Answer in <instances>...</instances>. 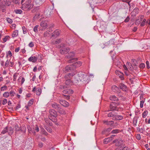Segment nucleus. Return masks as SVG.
Segmentation results:
<instances>
[{"instance_id":"8fccbe9b","label":"nucleus","mask_w":150,"mask_h":150,"mask_svg":"<svg viewBox=\"0 0 150 150\" xmlns=\"http://www.w3.org/2000/svg\"><path fill=\"white\" fill-rule=\"evenodd\" d=\"M61 41V39H57L54 42V44H59Z\"/></svg>"},{"instance_id":"39448f33","label":"nucleus","mask_w":150,"mask_h":150,"mask_svg":"<svg viewBox=\"0 0 150 150\" xmlns=\"http://www.w3.org/2000/svg\"><path fill=\"white\" fill-rule=\"evenodd\" d=\"M42 90L41 88L40 87L36 88L35 87L33 88L32 91L35 93L38 96H40L42 93Z\"/></svg>"},{"instance_id":"4be33fe9","label":"nucleus","mask_w":150,"mask_h":150,"mask_svg":"<svg viewBox=\"0 0 150 150\" xmlns=\"http://www.w3.org/2000/svg\"><path fill=\"white\" fill-rule=\"evenodd\" d=\"M15 133H17L18 131H23L21 129V127H19L17 125H15Z\"/></svg>"},{"instance_id":"423d86ee","label":"nucleus","mask_w":150,"mask_h":150,"mask_svg":"<svg viewBox=\"0 0 150 150\" xmlns=\"http://www.w3.org/2000/svg\"><path fill=\"white\" fill-rule=\"evenodd\" d=\"M47 18L50 17L53 14L52 11L50 8L47 9L44 12Z\"/></svg>"},{"instance_id":"603ef678","label":"nucleus","mask_w":150,"mask_h":150,"mask_svg":"<svg viewBox=\"0 0 150 150\" xmlns=\"http://www.w3.org/2000/svg\"><path fill=\"white\" fill-rule=\"evenodd\" d=\"M42 134L45 135H48L47 133L44 129L42 130Z\"/></svg>"},{"instance_id":"58836bf2","label":"nucleus","mask_w":150,"mask_h":150,"mask_svg":"<svg viewBox=\"0 0 150 150\" xmlns=\"http://www.w3.org/2000/svg\"><path fill=\"white\" fill-rule=\"evenodd\" d=\"M33 99L30 100L28 103V106H30L31 105L33 104Z\"/></svg>"},{"instance_id":"a19ab883","label":"nucleus","mask_w":150,"mask_h":150,"mask_svg":"<svg viewBox=\"0 0 150 150\" xmlns=\"http://www.w3.org/2000/svg\"><path fill=\"white\" fill-rule=\"evenodd\" d=\"M6 20L7 22L9 23H11L13 22L12 20L8 18H6Z\"/></svg>"},{"instance_id":"338daca9","label":"nucleus","mask_w":150,"mask_h":150,"mask_svg":"<svg viewBox=\"0 0 150 150\" xmlns=\"http://www.w3.org/2000/svg\"><path fill=\"white\" fill-rule=\"evenodd\" d=\"M46 129L50 132H52V130L50 127H47L46 128Z\"/></svg>"},{"instance_id":"4c0bfd02","label":"nucleus","mask_w":150,"mask_h":150,"mask_svg":"<svg viewBox=\"0 0 150 150\" xmlns=\"http://www.w3.org/2000/svg\"><path fill=\"white\" fill-rule=\"evenodd\" d=\"M18 74H17L16 73H15L14 74L13 76V81H16V79L17 78V77Z\"/></svg>"},{"instance_id":"a878e982","label":"nucleus","mask_w":150,"mask_h":150,"mask_svg":"<svg viewBox=\"0 0 150 150\" xmlns=\"http://www.w3.org/2000/svg\"><path fill=\"white\" fill-rule=\"evenodd\" d=\"M57 110L61 114H64L66 113L65 111L60 108Z\"/></svg>"},{"instance_id":"c85d7f7f","label":"nucleus","mask_w":150,"mask_h":150,"mask_svg":"<svg viewBox=\"0 0 150 150\" xmlns=\"http://www.w3.org/2000/svg\"><path fill=\"white\" fill-rule=\"evenodd\" d=\"M71 81L70 79L67 80L65 82V84L67 85H69L71 83Z\"/></svg>"},{"instance_id":"6e6d98bb","label":"nucleus","mask_w":150,"mask_h":150,"mask_svg":"<svg viewBox=\"0 0 150 150\" xmlns=\"http://www.w3.org/2000/svg\"><path fill=\"white\" fill-rule=\"evenodd\" d=\"M130 20V18L129 16H128L126 18L124 22L126 23L128 22Z\"/></svg>"},{"instance_id":"0eeeda50","label":"nucleus","mask_w":150,"mask_h":150,"mask_svg":"<svg viewBox=\"0 0 150 150\" xmlns=\"http://www.w3.org/2000/svg\"><path fill=\"white\" fill-rule=\"evenodd\" d=\"M69 50L68 47H62L60 50V53L62 54H66L69 52Z\"/></svg>"},{"instance_id":"2eb2a0df","label":"nucleus","mask_w":150,"mask_h":150,"mask_svg":"<svg viewBox=\"0 0 150 150\" xmlns=\"http://www.w3.org/2000/svg\"><path fill=\"white\" fill-rule=\"evenodd\" d=\"M61 31L59 30H56L52 33V36L55 37L58 36L60 33Z\"/></svg>"},{"instance_id":"473e14b6","label":"nucleus","mask_w":150,"mask_h":150,"mask_svg":"<svg viewBox=\"0 0 150 150\" xmlns=\"http://www.w3.org/2000/svg\"><path fill=\"white\" fill-rule=\"evenodd\" d=\"M8 127H6L4 128V129L2 130L1 132V133L3 134H4L8 131Z\"/></svg>"},{"instance_id":"f257e3e1","label":"nucleus","mask_w":150,"mask_h":150,"mask_svg":"<svg viewBox=\"0 0 150 150\" xmlns=\"http://www.w3.org/2000/svg\"><path fill=\"white\" fill-rule=\"evenodd\" d=\"M25 0H22V9L23 10H30L32 9L33 6V4H31V0H27L24 3H23Z\"/></svg>"},{"instance_id":"b1692460","label":"nucleus","mask_w":150,"mask_h":150,"mask_svg":"<svg viewBox=\"0 0 150 150\" xmlns=\"http://www.w3.org/2000/svg\"><path fill=\"white\" fill-rule=\"evenodd\" d=\"M34 1L37 5H41L45 2V0H34Z\"/></svg>"},{"instance_id":"3c124183","label":"nucleus","mask_w":150,"mask_h":150,"mask_svg":"<svg viewBox=\"0 0 150 150\" xmlns=\"http://www.w3.org/2000/svg\"><path fill=\"white\" fill-rule=\"evenodd\" d=\"M28 46L30 47H32L34 46V44L33 42H30L28 44Z\"/></svg>"},{"instance_id":"774afa93","label":"nucleus","mask_w":150,"mask_h":150,"mask_svg":"<svg viewBox=\"0 0 150 150\" xmlns=\"http://www.w3.org/2000/svg\"><path fill=\"white\" fill-rule=\"evenodd\" d=\"M9 64V61L8 60H7L6 62L5 63V66L6 67H8Z\"/></svg>"},{"instance_id":"69168bd1","label":"nucleus","mask_w":150,"mask_h":150,"mask_svg":"<svg viewBox=\"0 0 150 150\" xmlns=\"http://www.w3.org/2000/svg\"><path fill=\"white\" fill-rule=\"evenodd\" d=\"M9 93L10 95H11V96H14L15 93L13 91H11Z\"/></svg>"},{"instance_id":"680f3d73","label":"nucleus","mask_w":150,"mask_h":150,"mask_svg":"<svg viewBox=\"0 0 150 150\" xmlns=\"http://www.w3.org/2000/svg\"><path fill=\"white\" fill-rule=\"evenodd\" d=\"M7 100L6 99H4L3 101L2 104L3 105H5L7 103Z\"/></svg>"},{"instance_id":"ddd939ff","label":"nucleus","mask_w":150,"mask_h":150,"mask_svg":"<svg viewBox=\"0 0 150 150\" xmlns=\"http://www.w3.org/2000/svg\"><path fill=\"white\" fill-rule=\"evenodd\" d=\"M103 122L105 124L108 125H109L112 126L114 124V122L113 121H108V120H104L103 121Z\"/></svg>"},{"instance_id":"aec40b11","label":"nucleus","mask_w":150,"mask_h":150,"mask_svg":"<svg viewBox=\"0 0 150 150\" xmlns=\"http://www.w3.org/2000/svg\"><path fill=\"white\" fill-rule=\"evenodd\" d=\"M81 62H74L72 64V65L75 67V69L76 67H78L80 66L81 65Z\"/></svg>"},{"instance_id":"4468645a","label":"nucleus","mask_w":150,"mask_h":150,"mask_svg":"<svg viewBox=\"0 0 150 150\" xmlns=\"http://www.w3.org/2000/svg\"><path fill=\"white\" fill-rule=\"evenodd\" d=\"M47 21H42L40 24L41 26L42 27V28L44 29H46L47 27Z\"/></svg>"},{"instance_id":"4d7b16f0","label":"nucleus","mask_w":150,"mask_h":150,"mask_svg":"<svg viewBox=\"0 0 150 150\" xmlns=\"http://www.w3.org/2000/svg\"><path fill=\"white\" fill-rule=\"evenodd\" d=\"M144 102V101L143 100L140 101V106L141 108H142L143 107Z\"/></svg>"},{"instance_id":"5701e85b","label":"nucleus","mask_w":150,"mask_h":150,"mask_svg":"<svg viewBox=\"0 0 150 150\" xmlns=\"http://www.w3.org/2000/svg\"><path fill=\"white\" fill-rule=\"evenodd\" d=\"M18 30H16L13 32L12 34V37L13 38L17 37L18 35Z\"/></svg>"},{"instance_id":"052dcab7","label":"nucleus","mask_w":150,"mask_h":150,"mask_svg":"<svg viewBox=\"0 0 150 150\" xmlns=\"http://www.w3.org/2000/svg\"><path fill=\"white\" fill-rule=\"evenodd\" d=\"M146 67L148 69H149L150 68V67L149 65V62L148 61H147L146 62Z\"/></svg>"},{"instance_id":"f8f14e48","label":"nucleus","mask_w":150,"mask_h":150,"mask_svg":"<svg viewBox=\"0 0 150 150\" xmlns=\"http://www.w3.org/2000/svg\"><path fill=\"white\" fill-rule=\"evenodd\" d=\"M111 89L115 93H118L119 92L120 90L119 88L116 86H112L111 87Z\"/></svg>"},{"instance_id":"1a4fd4ad","label":"nucleus","mask_w":150,"mask_h":150,"mask_svg":"<svg viewBox=\"0 0 150 150\" xmlns=\"http://www.w3.org/2000/svg\"><path fill=\"white\" fill-rule=\"evenodd\" d=\"M123 118V116L122 115H115V117L113 118V120H122Z\"/></svg>"},{"instance_id":"c9c22d12","label":"nucleus","mask_w":150,"mask_h":150,"mask_svg":"<svg viewBox=\"0 0 150 150\" xmlns=\"http://www.w3.org/2000/svg\"><path fill=\"white\" fill-rule=\"evenodd\" d=\"M9 38L10 37L8 36H6L3 39V43L6 42L7 40H9Z\"/></svg>"},{"instance_id":"f704fd0d","label":"nucleus","mask_w":150,"mask_h":150,"mask_svg":"<svg viewBox=\"0 0 150 150\" xmlns=\"http://www.w3.org/2000/svg\"><path fill=\"white\" fill-rule=\"evenodd\" d=\"M146 23H147V21L146 19H144L143 21L142 22V23L141 24V26H144L145 24Z\"/></svg>"},{"instance_id":"393cba45","label":"nucleus","mask_w":150,"mask_h":150,"mask_svg":"<svg viewBox=\"0 0 150 150\" xmlns=\"http://www.w3.org/2000/svg\"><path fill=\"white\" fill-rule=\"evenodd\" d=\"M111 140V139L109 137L105 138L103 142L105 144H107Z\"/></svg>"},{"instance_id":"37998d69","label":"nucleus","mask_w":150,"mask_h":150,"mask_svg":"<svg viewBox=\"0 0 150 150\" xmlns=\"http://www.w3.org/2000/svg\"><path fill=\"white\" fill-rule=\"evenodd\" d=\"M137 119L136 118H134L133 119V123L135 126L137 125Z\"/></svg>"},{"instance_id":"20e7f679","label":"nucleus","mask_w":150,"mask_h":150,"mask_svg":"<svg viewBox=\"0 0 150 150\" xmlns=\"http://www.w3.org/2000/svg\"><path fill=\"white\" fill-rule=\"evenodd\" d=\"M119 103L112 102L110 103V108L111 111H119V109L122 110V108L120 107H117V106L119 105Z\"/></svg>"},{"instance_id":"e433bc0d","label":"nucleus","mask_w":150,"mask_h":150,"mask_svg":"<svg viewBox=\"0 0 150 150\" xmlns=\"http://www.w3.org/2000/svg\"><path fill=\"white\" fill-rule=\"evenodd\" d=\"M148 114V111H145L142 113V117L144 118L147 116Z\"/></svg>"},{"instance_id":"13d9d810","label":"nucleus","mask_w":150,"mask_h":150,"mask_svg":"<svg viewBox=\"0 0 150 150\" xmlns=\"http://www.w3.org/2000/svg\"><path fill=\"white\" fill-rule=\"evenodd\" d=\"M112 128H108L107 129H105V130H106V132L108 133L110 132Z\"/></svg>"},{"instance_id":"0e129e2a","label":"nucleus","mask_w":150,"mask_h":150,"mask_svg":"<svg viewBox=\"0 0 150 150\" xmlns=\"http://www.w3.org/2000/svg\"><path fill=\"white\" fill-rule=\"evenodd\" d=\"M35 130L37 132H38L39 131V128L38 126L37 125H36Z\"/></svg>"},{"instance_id":"cd10ccee","label":"nucleus","mask_w":150,"mask_h":150,"mask_svg":"<svg viewBox=\"0 0 150 150\" xmlns=\"http://www.w3.org/2000/svg\"><path fill=\"white\" fill-rule=\"evenodd\" d=\"M120 130L118 129H115L112 130L111 132V133L112 134H117V133H119L120 132Z\"/></svg>"},{"instance_id":"09e8293b","label":"nucleus","mask_w":150,"mask_h":150,"mask_svg":"<svg viewBox=\"0 0 150 150\" xmlns=\"http://www.w3.org/2000/svg\"><path fill=\"white\" fill-rule=\"evenodd\" d=\"M106 130H105V129H104L102 132V134L103 135H107L108 134V133L106 131Z\"/></svg>"},{"instance_id":"5fc2aeb1","label":"nucleus","mask_w":150,"mask_h":150,"mask_svg":"<svg viewBox=\"0 0 150 150\" xmlns=\"http://www.w3.org/2000/svg\"><path fill=\"white\" fill-rule=\"evenodd\" d=\"M119 77L121 79V80H123L124 79V75L122 73H121L120 75L119 76Z\"/></svg>"},{"instance_id":"49530a36","label":"nucleus","mask_w":150,"mask_h":150,"mask_svg":"<svg viewBox=\"0 0 150 150\" xmlns=\"http://www.w3.org/2000/svg\"><path fill=\"white\" fill-rule=\"evenodd\" d=\"M76 60V59L75 58H72L69 61H68V63H70L73 62L74 61H75Z\"/></svg>"},{"instance_id":"c756f323","label":"nucleus","mask_w":150,"mask_h":150,"mask_svg":"<svg viewBox=\"0 0 150 150\" xmlns=\"http://www.w3.org/2000/svg\"><path fill=\"white\" fill-rule=\"evenodd\" d=\"M10 93L8 92H5L3 94V96L5 98H7L9 96Z\"/></svg>"},{"instance_id":"7c9ffc66","label":"nucleus","mask_w":150,"mask_h":150,"mask_svg":"<svg viewBox=\"0 0 150 150\" xmlns=\"http://www.w3.org/2000/svg\"><path fill=\"white\" fill-rule=\"evenodd\" d=\"M68 74L69 76V79H70L74 75L75 76V72H71L69 73Z\"/></svg>"},{"instance_id":"dca6fc26","label":"nucleus","mask_w":150,"mask_h":150,"mask_svg":"<svg viewBox=\"0 0 150 150\" xmlns=\"http://www.w3.org/2000/svg\"><path fill=\"white\" fill-rule=\"evenodd\" d=\"M119 86L120 88L122 89L123 91H125L127 90L126 86L122 83H120Z\"/></svg>"},{"instance_id":"412c9836","label":"nucleus","mask_w":150,"mask_h":150,"mask_svg":"<svg viewBox=\"0 0 150 150\" xmlns=\"http://www.w3.org/2000/svg\"><path fill=\"white\" fill-rule=\"evenodd\" d=\"M110 99L112 101H117L118 100V98L115 96H112L110 97Z\"/></svg>"},{"instance_id":"6e6552de","label":"nucleus","mask_w":150,"mask_h":150,"mask_svg":"<svg viewBox=\"0 0 150 150\" xmlns=\"http://www.w3.org/2000/svg\"><path fill=\"white\" fill-rule=\"evenodd\" d=\"M75 69V67L72 64L68 65L66 67L65 71H71Z\"/></svg>"},{"instance_id":"2f4dec72","label":"nucleus","mask_w":150,"mask_h":150,"mask_svg":"<svg viewBox=\"0 0 150 150\" xmlns=\"http://www.w3.org/2000/svg\"><path fill=\"white\" fill-rule=\"evenodd\" d=\"M15 12L16 14H21L22 12V11L20 9H16L15 10Z\"/></svg>"},{"instance_id":"79ce46f5","label":"nucleus","mask_w":150,"mask_h":150,"mask_svg":"<svg viewBox=\"0 0 150 150\" xmlns=\"http://www.w3.org/2000/svg\"><path fill=\"white\" fill-rule=\"evenodd\" d=\"M145 66L144 63H142L139 64V67L141 69H143L145 67Z\"/></svg>"},{"instance_id":"864d4df0","label":"nucleus","mask_w":150,"mask_h":150,"mask_svg":"<svg viewBox=\"0 0 150 150\" xmlns=\"http://www.w3.org/2000/svg\"><path fill=\"white\" fill-rule=\"evenodd\" d=\"M7 86H3L1 88V91H4L7 88Z\"/></svg>"},{"instance_id":"6ab92c4d","label":"nucleus","mask_w":150,"mask_h":150,"mask_svg":"<svg viewBox=\"0 0 150 150\" xmlns=\"http://www.w3.org/2000/svg\"><path fill=\"white\" fill-rule=\"evenodd\" d=\"M52 105L53 108L57 110H58L60 108V105L55 103L52 104Z\"/></svg>"},{"instance_id":"bb28decb","label":"nucleus","mask_w":150,"mask_h":150,"mask_svg":"<svg viewBox=\"0 0 150 150\" xmlns=\"http://www.w3.org/2000/svg\"><path fill=\"white\" fill-rule=\"evenodd\" d=\"M8 134L10 135H11L13 132V129L11 127L8 128Z\"/></svg>"},{"instance_id":"9d476101","label":"nucleus","mask_w":150,"mask_h":150,"mask_svg":"<svg viewBox=\"0 0 150 150\" xmlns=\"http://www.w3.org/2000/svg\"><path fill=\"white\" fill-rule=\"evenodd\" d=\"M59 103L63 106L67 107L69 106V104L67 101L62 100H59Z\"/></svg>"},{"instance_id":"f3484780","label":"nucleus","mask_w":150,"mask_h":150,"mask_svg":"<svg viewBox=\"0 0 150 150\" xmlns=\"http://www.w3.org/2000/svg\"><path fill=\"white\" fill-rule=\"evenodd\" d=\"M63 92L65 94H72L73 93V91L72 90L67 89L64 90Z\"/></svg>"},{"instance_id":"7ed1b4c3","label":"nucleus","mask_w":150,"mask_h":150,"mask_svg":"<svg viewBox=\"0 0 150 150\" xmlns=\"http://www.w3.org/2000/svg\"><path fill=\"white\" fill-rule=\"evenodd\" d=\"M49 112L50 115V116H49L48 117L49 119L53 122H56V117L57 116V112L54 109H50L49 110Z\"/></svg>"},{"instance_id":"de8ad7c7","label":"nucleus","mask_w":150,"mask_h":150,"mask_svg":"<svg viewBox=\"0 0 150 150\" xmlns=\"http://www.w3.org/2000/svg\"><path fill=\"white\" fill-rule=\"evenodd\" d=\"M22 29L23 30V33L25 34L27 33L26 29L24 26L22 27Z\"/></svg>"},{"instance_id":"ea45409f","label":"nucleus","mask_w":150,"mask_h":150,"mask_svg":"<svg viewBox=\"0 0 150 150\" xmlns=\"http://www.w3.org/2000/svg\"><path fill=\"white\" fill-rule=\"evenodd\" d=\"M21 79V84L22 85L24 82L25 81V79L24 77L20 76L19 77L18 80Z\"/></svg>"},{"instance_id":"a211bd4d","label":"nucleus","mask_w":150,"mask_h":150,"mask_svg":"<svg viewBox=\"0 0 150 150\" xmlns=\"http://www.w3.org/2000/svg\"><path fill=\"white\" fill-rule=\"evenodd\" d=\"M115 115L116 113L115 112L112 111L108 113V114L107 116L108 117H112V119L113 120V118H114V117H115Z\"/></svg>"},{"instance_id":"f03ea898","label":"nucleus","mask_w":150,"mask_h":150,"mask_svg":"<svg viewBox=\"0 0 150 150\" xmlns=\"http://www.w3.org/2000/svg\"><path fill=\"white\" fill-rule=\"evenodd\" d=\"M84 73V72L80 71L76 75L75 74V78L74 79L72 80V82L74 83H77L79 81H81L83 80L86 76Z\"/></svg>"},{"instance_id":"e2e57ef3","label":"nucleus","mask_w":150,"mask_h":150,"mask_svg":"<svg viewBox=\"0 0 150 150\" xmlns=\"http://www.w3.org/2000/svg\"><path fill=\"white\" fill-rule=\"evenodd\" d=\"M115 73L117 75H118L119 76L120 75V74L122 73L121 72H120V71L118 70H116L115 71Z\"/></svg>"},{"instance_id":"72a5a7b5","label":"nucleus","mask_w":150,"mask_h":150,"mask_svg":"<svg viewBox=\"0 0 150 150\" xmlns=\"http://www.w3.org/2000/svg\"><path fill=\"white\" fill-rule=\"evenodd\" d=\"M139 9L137 8H136L134 9L132 12L135 14H137L138 13Z\"/></svg>"},{"instance_id":"bf43d9fd","label":"nucleus","mask_w":150,"mask_h":150,"mask_svg":"<svg viewBox=\"0 0 150 150\" xmlns=\"http://www.w3.org/2000/svg\"><path fill=\"white\" fill-rule=\"evenodd\" d=\"M69 57H73L75 55L74 53L73 52H70L69 54Z\"/></svg>"},{"instance_id":"9b49d317","label":"nucleus","mask_w":150,"mask_h":150,"mask_svg":"<svg viewBox=\"0 0 150 150\" xmlns=\"http://www.w3.org/2000/svg\"><path fill=\"white\" fill-rule=\"evenodd\" d=\"M37 57L35 56H31L28 59V60L30 62H32L33 63L36 62L37 60Z\"/></svg>"},{"instance_id":"a18cd8bd","label":"nucleus","mask_w":150,"mask_h":150,"mask_svg":"<svg viewBox=\"0 0 150 150\" xmlns=\"http://www.w3.org/2000/svg\"><path fill=\"white\" fill-rule=\"evenodd\" d=\"M122 144V142L121 141H117V142L115 144V145L116 146H119L121 145Z\"/></svg>"},{"instance_id":"c03bdc74","label":"nucleus","mask_w":150,"mask_h":150,"mask_svg":"<svg viewBox=\"0 0 150 150\" xmlns=\"http://www.w3.org/2000/svg\"><path fill=\"white\" fill-rule=\"evenodd\" d=\"M38 25H36L35 27H34V28H33V30L35 32L37 33L38 32Z\"/></svg>"}]
</instances>
